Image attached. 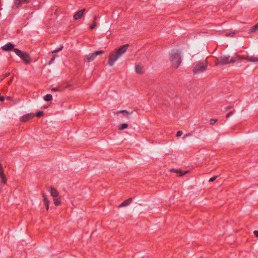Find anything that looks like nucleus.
Wrapping results in <instances>:
<instances>
[{
	"label": "nucleus",
	"mask_w": 258,
	"mask_h": 258,
	"mask_svg": "<svg viewBox=\"0 0 258 258\" xmlns=\"http://www.w3.org/2000/svg\"><path fill=\"white\" fill-rule=\"evenodd\" d=\"M117 113H122L124 116H127L130 114V112L126 110H120L117 112Z\"/></svg>",
	"instance_id": "21"
},
{
	"label": "nucleus",
	"mask_w": 258,
	"mask_h": 258,
	"mask_svg": "<svg viewBox=\"0 0 258 258\" xmlns=\"http://www.w3.org/2000/svg\"><path fill=\"white\" fill-rule=\"evenodd\" d=\"M168 58L172 67L178 68L182 62L181 50L178 48L172 49L169 52Z\"/></svg>",
	"instance_id": "2"
},
{
	"label": "nucleus",
	"mask_w": 258,
	"mask_h": 258,
	"mask_svg": "<svg viewBox=\"0 0 258 258\" xmlns=\"http://www.w3.org/2000/svg\"><path fill=\"white\" fill-rule=\"evenodd\" d=\"M104 53V51L103 50H99L96 51L93 53L89 54L86 56H85L84 58V61L86 62H89L94 60L97 56L99 55H102Z\"/></svg>",
	"instance_id": "6"
},
{
	"label": "nucleus",
	"mask_w": 258,
	"mask_h": 258,
	"mask_svg": "<svg viewBox=\"0 0 258 258\" xmlns=\"http://www.w3.org/2000/svg\"><path fill=\"white\" fill-rule=\"evenodd\" d=\"M14 51L25 64H29L32 62V59L27 52L22 51L18 49H14Z\"/></svg>",
	"instance_id": "4"
},
{
	"label": "nucleus",
	"mask_w": 258,
	"mask_h": 258,
	"mask_svg": "<svg viewBox=\"0 0 258 258\" xmlns=\"http://www.w3.org/2000/svg\"><path fill=\"white\" fill-rule=\"evenodd\" d=\"M233 114V111H230V112H229L227 115H226V118H228L230 116V115H231V114Z\"/></svg>",
	"instance_id": "29"
},
{
	"label": "nucleus",
	"mask_w": 258,
	"mask_h": 258,
	"mask_svg": "<svg viewBox=\"0 0 258 258\" xmlns=\"http://www.w3.org/2000/svg\"><path fill=\"white\" fill-rule=\"evenodd\" d=\"M97 17H95L94 18V21L93 23L90 25V28L91 29H93L95 28V27L97 25V22H96Z\"/></svg>",
	"instance_id": "19"
},
{
	"label": "nucleus",
	"mask_w": 258,
	"mask_h": 258,
	"mask_svg": "<svg viewBox=\"0 0 258 258\" xmlns=\"http://www.w3.org/2000/svg\"><path fill=\"white\" fill-rule=\"evenodd\" d=\"M170 172H174L175 173L179 174L180 176H183V175H185V174H187L189 172L188 171H185L184 172H182L180 170H176V169H171V170H170Z\"/></svg>",
	"instance_id": "17"
},
{
	"label": "nucleus",
	"mask_w": 258,
	"mask_h": 258,
	"mask_svg": "<svg viewBox=\"0 0 258 258\" xmlns=\"http://www.w3.org/2000/svg\"><path fill=\"white\" fill-rule=\"evenodd\" d=\"M128 125L126 123H123L120 125V126L118 127L119 130H123L126 128H127Z\"/></svg>",
	"instance_id": "22"
},
{
	"label": "nucleus",
	"mask_w": 258,
	"mask_h": 258,
	"mask_svg": "<svg viewBox=\"0 0 258 258\" xmlns=\"http://www.w3.org/2000/svg\"><path fill=\"white\" fill-rule=\"evenodd\" d=\"M217 119H211L210 123H211V124H213L215 123H216L217 122Z\"/></svg>",
	"instance_id": "27"
},
{
	"label": "nucleus",
	"mask_w": 258,
	"mask_h": 258,
	"mask_svg": "<svg viewBox=\"0 0 258 258\" xmlns=\"http://www.w3.org/2000/svg\"><path fill=\"white\" fill-rule=\"evenodd\" d=\"M132 199H128L124 202H123L121 204H120L119 205H118V207L119 208H121L127 206L130 204V203L132 202Z\"/></svg>",
	"instance_id": "16"
},
{
	"label": "nucleus",
	"mask_w": 258,
	"mask_h": 258,
	"mask_svg": "<svg viewBox=\"0 0 258 258\" xmlns=\"http://www.w3.org/2000/svg\"><path fill=\"white\" fill-rule=\"evenodd\" d=\"M236 60H237V59L234 58H232L230 59V60H229V63L234 62Z\"/></svg>",
	"instance_id": "26"
},
{
	"label": "nucleus",
	"mask_w": 258,
	"mask_h": 258,
	"mask_svg": "<svg viewBox=\"0 0 258 258\" xmlns=\"http://www.w3.org/2000/svg\"><path fill=\"white\" fill-rule=\"evenodd\" d=\"M42 196L43 198V201L44 205L45 206L46 210L48 211L49 209V200L48 196L44 192H42Z\"/></svg>",
	"instance_id": "10"
},
{
	"label": "nucleus",
	"mask_w": 258,
	"mask_h": 258,
	"mask_svg": "<svg viewBox=\"0 0 258 258\" xmlns=\"http://www.w3.org/2000/svg\"><path fill=\"white\" fill-rule=\"evenodd\" d=\"M229 56H221L217 59L216 65L218 66L229 63Z\"/></svg>",
	"instance_id": "8"
},
{
	"label": "nucleus",
	"mask_w": 258,
	"mask_h": 258,
	"mask_svg": "<svg viewBox=\"0 0 258 258\" xmlns=\"http://www.w3.org/2000/svg\"><path fill=\"white\" fill-rule=\"evenodd\" d=\"M244 57H246V56H237L236 58L237 60L240 61L241 59H244Z\"/></svg>",
	"instance_id": "24"
},
{
	"label": "nucleus",
	"mask_w": 258,
	"mask_h": 258,
	"mask_svg": "<svg viewBox=\"0 0 258 258\" xmlns=\"http://www.w3.org/2000/svg\"><path fill=\"white\" fill-rule=\"evenodd\" d=\"M47 190L52 198L54 205L55 206H60L62 204V201L57 189L53 186H49L47 187Z\"/></svg>",
	"instance_id": "3"
},
{
	"label": "nucleus",
	"mask_w": 258,
	"mask_h": 258,
	"mask_svg": "<svg viewBox=\"0 0 258 258\" xmlns=\"http://www.w3.org/2000/svg\"><path fill=\"white\" fill-rule=\"evenodd\" d=\"M43 115H44V112H43V111H38V112L36 113V116H37V117H41V116H42Z\"/></svg>",
	"instance_id": "23"
},
{
	"label": "nucleus",
	"mask_w": 258,
	"mask_h": 258,
	"mask_svg": "<svg viewBox=\"0 0 258 258\" xmlns=\"http://www.w3.org/2000/svg\"><path fill=\"white\" fill-rule=\"evenodd\" d=\"M0 180L2 184L5 185L7 183V179L4 173L2 165L0 164Z\"/></svg>",
	"instance_id": "9"
},
{
	"label": "nucleus",
	"mask_w": 258,
	"mask_h": 258,
	"mask_svg": "<svg viewBox=\"0 0 258 258\" xmlns=\"http://www.w3.org/2000/svg\"><path fill=\"white\" fill-rule=\"evenodd\" d=\"M135 71L136 72L139 74H143L145 72L144 67L140 64L136 65Z\"/></svg>",
	"instance_id": "13"
},
{
	"label": "nucleus",
	"mask_w": 258,
	"mask_h": 258,
	"mask_svg": "<svg viewBox=\"0 0 258 258\" xmlns=\"http://www.w3.org/2000/svg\"><path fill=\"white\" fill-rule=\"evenodd\" d=\"M7 99L8 100H12V98H11V97H8L7 98Z\"/></svg>",
	"instance_id": "31"
},
{
	"label": "nucleus",
	"mask_w": 258,
	"mask_h": 258,
	"mask_svg": "<svg viewBox=\"0 0 258 258\" xmlns=\"http://www.w3.org/2000/svg\"><path fill=\"white\" fill-rule=\"evenodd\" d=\"M14 45L11 43H8L2 47V49L4 51H9L13 49Z\"/></svg>",
	"instance_id": "15"
},
{
	"label": "nucleus",
	"mask_w": 258,
	"mask_h": 258,
	"mask_svg": "<svg viewBox=\"0 0 258 258\" xmlns=\"http://www.w3.org/2000/svg\"><path fill=\"white\" fill-rule=\"evenodd\" d=\"M128 47L129 45L126 44L111 51L108 55V63L109 66L110 67L113 66L119 57L126 52Z\"/></svg>",
	"instance_id": "1"
},
{
	"label": "nucleus",
	"mask_w": 258,
	"mask_h": 258,
	"mask_svg": "<svg viewBox=\"0 0 258 258\" xmlns=\"http://www.w3.org/2000/svg\"><path fill=\"white\" fill-rule=\"evenodd\" d=\"M244 59L247 60L248 62H252V63H256L258 62V57L254 55L246 56V57H244Z\"/></svg>",
	"instance_id": "12"
},
{
	"label": "nucleus",
	"mask_w": 258,
	"mask_h": 258,
	"mask_svg": "<svg viewBox=\"0 0 258 258\" xmlns=\"http://www.w3.org/2000/svg\"><path fill=\"white\" fill-rule=\"evenodd\" d=\"M257 30H258V23L250 28V29L249 30V33H253Z\"/></svg>",
	"instance_id": "18"
},
{
	"label": "nucleus",
	"mask_w": 258,
	"mask_h": 258,
	"mask_svg": "<svg viewBox=\"0 0 258 258\" xmlns=\"http://www.w3.org/2000/svg\"><path fill=\"white\" fill-rule=\"evenodd\" d=\"M85 11V9H83L77 12L74 16V19L77 20L80 19L84 15Z\"/></svg>",
	"instance_id": "14"
},
{
	"label": "nucleus",
	"mask_w": 258,
	"mask_h": 258,
	"mask_svg": "<svg viewBox=\"0 0 258 258\" xmlns=\"http://www.w3.org/2000/svg\"><path fill=\"white\" fill-rule=\"evenodd\" d=\"M34 117L33 113H30L22 116L20 118V121L22 122H26Z\"/></svg>",
	"instance_id": "11"
},
{
	"label": "nucleus",
	"mask_w": 258,
	"mask_h": 258,
	"mask_svg": "<svg viewBox=\"0 0 258 258\" xmlns=\"http://www.w3.org/2000/svg\"><path fill=\"white\" fill-rule=\"evenodd\" d=\"M254 235L258 238V230H254L253 231Z\"/></svg>",
	"instance_id": "28"
},
{
	"label": "nucleus",
	"mask_w": 258,
	"mask_h": 258,
	"mask_svg": "<svg viewBox=\"0 0 258 258\" xmlns=\"http://www.w3.org/2000/svg\"><path fill=\"white\" fill-rule=\"evenodd\" d=\"M31 0H14L12 8L17 9L20 8L22 4H28L30 3Z\"/></svg>",
	"instance_id": "7"
},
{
	"label": "nucleus",
	"mask_w": 258,
	"mask_h": 258,
	"mask_svg": "<svg viewBox=\"0 0 258 258\" xmlns=\"http://www.w3.org/2000/svg\"><path fill=\"white\" fill-rule=\"evenodd\" d=\"M208 67V62L206 60L199 61L196 63L193 70L194 74L203 72L205 71Z\"/></svg>",
	"instance_id": "5"
},
{
	"label": "nucleus",
	"mask_w": 258,
	"mask_h": 258,
	"mask_svg": "<svg viewBox=\"0 0 258 258\" xmlns=\"http://www.w3.org/2000/svg\"><path fill=\"white\" fill-rule=\"evenodd\" d=\"M182 132L181 131H178L176 133V136L179 137L182 135Z\"/></svg>",
	"instance_id": "25"
},
{
	"label": "nucleus",
	"mask_w": 258,
	"mask_h": 258,
	"mask_svg": "<svg viewBox=\"0 0 258 258\" xmlns=\"http://www.w3.org/2000/svg\"><path fill=\"white\" fill-rule=\"evenodd\" d=\"M44 100L46 101H49L52 100V96L51 94H47L44 97Z\"/></svg>",
	"instance_id": "20"
},
{
	"label": "nucleus",
	"mask_w": 258,
	"mask_h": 258,
	"mask_svg": "<svg viewBox=\"0 0 258 258\" xmlns=\"http://www.w3.org/2000/svg\"><path fill=\"white\" fill-rule=\"evenodd\" d=\"M71 86V85H68L67 86V87H70V86Z\"/></svg>",
	"instance_id": "33"
},
{
	"label": "nucleus",
	"mask_w": 258,
	"mask_h": 258,
	"mask_svg": "<svg viewBox=\"0 0 258 258\" xmlns=\"http://www.w3.org/2000/svg\"><path fill=\"white\" fill-rule=\"evenodd\" d=\"M52 90H53V91H57V89H56V88H53V89H52Z\"/></svg>",
	"instance_id": "32"
},
{
	"label": "nucleus",
	"mask_w": 258,
	"mask_h": 258,
	"mask_svg": "<svg viewBox=\"0 0 258 258\" xmlns=\"http://www.w3.org/2000/svg\"><path fill=\"white\" fill-rule=\"evenodd\" d=\"M215 179H216V177H212V178H210V179H209V181H210V182H212V181H213L214 180H215Z\"/></svg>",
	"instance_id": "30"
}]
</instances>
